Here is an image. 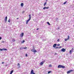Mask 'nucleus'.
<instances>
[{"mask_svg":"<svg viewBox=\"0 0 74 74\" xmlns=\"http://www.w3.org/2000/svg\"><path fill=\"white\" fill-rule=\"evenodd\" d=\"M65 67L64 66L61 65H59L58 66V68H65Z\"/></svg>","mask_w":74,"mask_h":74,"instance_id":"f257e3e1","label":"nucleus"},{"mask_svg":"<svg viewBox=\"0 0 74 74\" xmlns=\"http://www.w3.org/2000/svg\"><path fill=\"white\" fill-rule=\"evenodd\" d=\"M31 51L33 52H37L34 48H33V49L31 50Z\"/></svg>","mask_w":74,"mask_h":74,"instance_id":"f03ea898","label":"nucleus"},{"mask_svg":"<svg viewBox=\"0 0 74 74\" xmlns=\"http://www.w3.org/2000/svg\"><path fill=\"white\" fill-rule=\"evenodd\" d=\"M69 38H70L69 36H68V38L67 39L65 38L64 41H66L68 40H69Z\"/></svg>","mask_w":74,"mask_h":74,"instance_id":"7ed1b4c3","label":"nucleus"},{"mask_svg":"<svg viewBox=\"0 0 74 74\" xmlns=\"http://www.w3.org/2000/svg\"><path fill=\"white\" fill-rule=\"evenodd\" d=\"M45 62V61H42V62H41L40 63V66H42V64H44V63Z\"/></svg>","mask_w":74,"mask_h":74,"instance_id":"20e7f679","label":"nucleus"},{"mask_svg":"<svg viewBox=\"0 0 74 74\" xmlns=\"http://www.w3.org/2000/svg\"><path fill=\"white\" fill-rule=\"evenodd\" d=\"M24 35V34L23 33H22L20 35V36L21 37H22L23 36V35Z\"/></svg>","mask_w":74,"mask_h":74,"instance_id":"39448f33","label":"nucleus"},{"mask_svg":"<svg viewBox=\"0 0 74 74\" xmlns=\"http://www.w3.org/2000/svg\"><path fill=\"white\" fill-rule=\"evenodd\" d=\"M65 51H66V49L64 48H62L61 49V51L62 52H65Z\"/></svg>","mask_w":74,"mask_h":74,"instance_id":"423d86ee","label":"nucleus"},{"mask_svg":"<svg viewBox=\"0 0 74 74\" xmlns=\"http://www.w3.org/2000/svg\"><path fill=\"white\" fill-rule=\"evenodd\" d=\"M73 71V70H71L69 71H67V74H69V73H70Z\"/></svg>","mask_w":74,"mask_h":74,"instance_id":"0eeeda50","label":"nucleus"},{"mask_svg":"<svg viewBox=\"0 0 74 74\" xmlns=\"http://www.w3.org/2000/svg\"><path fill=\"white\" fill-rule=\"evenodd\" d=\"M31 74H35L34 73V71H33V70H32L31 71Z\"/></svg>","mask_w":74,"mask_h":74,"instance_id":"6e6552de","label":"nucleus"},{"mask_svg":"<svg viewBox=\"0 0 74 74\" xmlns=\"http://www.w3.org/2000/svg\"><path fill=\"white\" fill-rule=\"evenodd\" d=\"M49 7H44L43 8V10H45V9H48Z\"/></svg>","mask_w":74,"mask_h":74,"instance_id":"1a4fd4ad","label":"nucleus"},{"mask_svg":"<svg viewBox=\"0 0 74 74\" xmlns=\"http://www.w3.org/2000/svg\"><path fill=\"white\" fill-rule=\"evenodd\" d=\"M7 16H6L5 19V22H7Z\"/></svg>","mask_w":74,"mask_h":74,"instance_id":"9d476101","label":"nucleus"},{"mask_svg":"<svg viewBox=\"0 0 74 74\" xmlns=\"http://www.w3.org/2000/svg\"><path fill=\"white\" fill-rule=\"evenodd\" d=\"M29 21H30V19H28L26 21V24L28 23L29 22Z\"/></svg>","mask_w":74,"mask_h":74,"instance_id":"9b49d317","label":"nucleus"},{"mask_svg":"<svg viewBox=\"0 0 74 74\" xmlns=\"http://www.w3.org/2000/svg\"><path fill=\"white\" fill-rule=\"evenodd\" d=\"M29 20L31 19V15L30 14H29Z\"/></svg>","mask_w":74,"mask_h":74,"instance_id":"f8f14e48","label":"nucleus"},{"mask_svg":"<svg viewBox=\"0 0 74 74\" xmlns=\"http://www.w3.org/2000/svg\"><path fill=\"white\" fill-rule=\"evenodd\" d=\"M56 45H56V44H54L53 45V47H56Z\"/></svg>","mask_w":74,"mask_h":74,"instance_id":"ddd939ff","label":"nucleus"},{"mask_svg":"<svg viewBox=\"0 0 74 74\" xmlns=\"http://www.w3.org/2000/svg\"><path fill=\"white\" fill-rule=\"evenodd\" d=\"M72 52H73L72 51L70 50L69 51L70 54H71V53H72Z\"/></svg>","mask_w":74,"mask_h":74,"instance_id":"4468645a","label":"nucleus"},{"mask_svg":"<svg viewBox=\"0 0 74 74\" xmlns=\"http://www.w3.org/2000/svg\"><path fill=\"white\" fill-rule=\"evenodd\" d=\"M15 39H13L12 40V42H15Z\"/></svg>","mask_w":74,"mask_h":74,"instance_id":"2eb2a0df","label":"nucleus"},{"mask_svg":"<svg viewBox=\"0 0 74 74\" xmlns=\"http://www.w3.org/2000/svg\"><path fill=\"white\" fill-rule=\"evenodd\" d=\"M14 72V71L12 70L10 72V74H12V73Z\"/></svg>","mask_w":74,"mask_h":74,"instance_id":"dca6fc26","label":"nucleus"},{"mask_svg":"<svg viewBox=\"0 0 74 74\" xmlns=\"http://www.w3.org/2000/svg\"><path fill=\"white\" fill-rule=\"evenodd\" d=\"M21 6L22 7H23V3H22L21 4Z\"/></svg>","mask_w":74,"mask_h":74,"instance_id":"f3484780","label":"nucleus"},{"mask_svg":"<svg viewBox=\"0 0 74 74\" xmlns=\"http://www.w3.org/2000/svg\"><path fill=\"white\" fill-rule=\"evenodd\" d=\"M18 66V67H20V64L19 63H18L17 64Z\"/></svg>","mask_w":74,"mask_h":74,"instance_id":"a211bd4d","label":"nucleus"},{"mask_svg":"<svg viewBox=\"0 0 74 74\" xmlns=\"http://www.w3.org/2000/svg\"><path fill=\"white\" fill-rule=\"evenodd\" d=\"M26 48H27V47H26L23 48V49H26Z\"/></svg>","mask_w":74,"mask_h":74,"instance_id":"6ab92c4d","label":"nucleus"},{"mask_svg":"<svg viewBox=\"0 0 74 74\" xmlns=\"http://www.w3.org/2000/svg\"><path fill=\"white\" fill-rule=\"evenodd\" d=\"M47 24L49 25H51V24H50V23H49V22H47Z\"/></svg>","mask_w":74,"mask_h":74,"instance_id":"aec40b11","label":"nucleus"},{"mask_svg":"<svg viewBox=\"0 0 74 74\" xmlns=\"http://www.w3.org/2000/svg\"><path fill=\"white\" fill-rule=\"evenodd\" d=\"M3 50H4V49H0V50L1 51H3Z\"/></svg>","mask_w":74,"mask_h":74,"instance_id":"412c9836","label":"nucleus"},{"mask_svg":"<svg viewBox=\"0 0 74 74\" xmlns=\"http://www.w3.org/2000/svg\"><path fill=\"white\" fill-rule=\"evenodd\" d=\"M25 40H23V41L21 42V43H24V42H25Z\"/></svg>","mask_w":74,"mask_h":74,"instance_id":"4be33fe9","label":"nucleus"},{"mask_svg":"<svg viewBox=\"0 0 74 74\" xmlns=\"http://www.w3.org/2000/svg\"><path fill=\"white\" fill-rule=\"evenodd\" d=\"M66 3H67V1H66L64 3V4H66Z\"/></svg>","mask_w":74,"mask_h":74,"instance_id":"5701e85b","label":"nucleus"},{"mask_svg":"<svg viewBox=\"0 0 74 74\" xmlns=\"http://www.w3.org/2000/svg\"><path fill=\"white\" fill-rule=\"evenodd\" d=\"M73 50H74V49L73 48H72L71 49V51L72 52L73 51Z\"/></svg>","mask_w":74,"mask_h":74,"instance_id":"b1692460","label":"nucleus"},{"mask_svg":"<svg viewBox=\"0 0 74 74\" xmlns=\"http://www.w3.org/2000/svg\"><path fill=\"white\" fill-rule=\"evenodd\" d=\"M46 4H47V2H45L44 4V6H45V5H46Z\"/></svg>","mask_w":74,"mask_h":74,"instance_id":"393cba45","label":"nucleus"},{"mask_svg":"<svg viewBox=\"0 0 74 74\" xmlns=\"http://www.w3.org/2000/svg\"><path fill=\"white\" fill-rule=\"evenodd\" d=\"M49 67H52V66H51V64H50L49 65Z\"/></svg>","mask_w":74,"mask_h":74,"instance_id":"a878e982","label":"nucleus"},{"mask_svg":"<svg viewBox=\"0 0 74 74\" xmlns=\"http://www.w3.org/2000/svg\"><path fill=\"white\" fill-rule=\"evenodd\" d=\"M3 50H4V51H7V49H3Z\"/></svg>","mask_w":74,"mask_h":74,"instance_id":"bb28decb","label":"nucleus"},{"mask_svg":"<svg viewBox=\"0 0 74 74\" xmlns=\"http://www.w3.org/2000/svg\"><path fill=\"white\" fill-rule=\"evenodd\" d=\"M51 73V71H49L48 72V74H49V73Z\"/></svg>","mask_w":74,"mask_h":74,"instance_id":"cd10ccee","label":"nucleus"},{"mask_svg":"<svg viewBox=\"0 0 74 74\" xmlns=\"http://www.w3.org/2000/svg\"><path fill=\"white\" fill-rule=\"evenodd\" d=\"M10 19H9L8 20V22H10Z\"/></svg>","mask_w":74,"mask_h":74,"instance_id":"c85d7f7f","label":"nucleus"},{"mask_svg":"<svg viewBox=\"0 0 74 74\" xmlns=\"http://www.w3.org/2000/svg\"><path fill=\"white\" fill-rule=\"evenodd\" d=\"M58 48H59V47H56V49H58Z\"/></svg>","mask_w":74,"mask_h":74,"instance_id":"c756f323","label":"nucleus"},{"mask_svg":"<svg viewBox=\"0 0 74 74\" xmlns=\"http://www.w3.org/2000/svg\"><path fill=\"white\" fill-rule=\"evenodd\" d=\"M60 41V40H59V39H58L57 40V41Z\"/></svg>","mask_w":74,"mask_h":74,"instance_id":"7c9ffc66","label":"nucleus"},{"mask_svg":"<svg viewBox=\"0 0 74 74\" xmlns=\"http://www.w3.org/2000/svg\"><path fill=\"white\" fill-rule=\"evenodd\" d=\"M60 46V44H58L57 45V46Z\"/></svg>","mask_w":74,"mask_h":74,"instance_id":"2f4dec72","label":"nucleus"},{"mask_svg":"<svg viewBox=\"0 0 74 74\" xmlns=\"http://www.w3.org/2000/svg\"><path fill=\"white\" fill-rule=\"evenodd\" d=\"M62 48V47L61 46H60L59 47H58L59 48Z\"/></svg>","mask_w":74,"mask_h":74,"instance_id":"473e14b6","label":"nucleus"},{"mask_svg":"<svg viewBox=\"0 0 74 74\" xmlns=\"http://www.w3.org/2000/svg\"><path fill=\"white\" fill-rule=\"evenodd\" d=\"M60 29V28L58 27V28H57V29Z\"/></svg>","mask_w":74,"mask_h":74,"instance_id":"72a5a7b5","label":"nucleus"},{"mask_svg":"<svg viewBox=\"0 0 74 74\" xmlns=\"http://www.w3.org/2000/svg\"><path fill=\"white\" fill-rule=\"evenodd\" d=\"M3 63H4V62H3L2 63V64H3Z\"/></svg>","mask_w":74,"mask_h":74,"instance_id":"f704fd0d","label":"nucleus"},{"mask_svg":"<svg viewBox=\"0 0 74 74\" xmlns=\"http://www.w3.org/2000/svg\"><path fill=\"white\" fill-rule=\"evenodd\" d=\"M57 53H55L54 54V55H57Z\"/></svg>","mask_w":74,"mask_h":74,"instance_id":"c9c22d12","label":"nucleus"},{"mask_svg":"<svg viewBox=\"0 0 74 74\" xmlns=\"http://www.w3.org/2000/svg\"><path fill=\"white\" fill-rule=\"evenodd\" d=\"M25 56H27V54H26Z\"/></svg>","mask_w":74,"mask_h":74,"instance_id":"e433bc0d","label":"nucleus"},{"mask_svg":"<svg viewBox=\"0 0 74 74\" xmlns=\"http://www.w3.org/2000/svg\"><path fill=\"white\" fill-rule=\"evenodd\" d=\"M2 38L1 37H0V40H1V39Z\"/></svg>","mask_w":74,"mask_h":74,"instance_id":"4c0bfd02","label":"nucleus"},{"mask_svg":"<svg viewBox=\"0 0 74 74\" xmlns=\"http://www.w3.org/2000/svg\"><path fill=\"white\" fill-rule=\"evenodd\" d=\"M38 29H39V28H38L37 29V30H38Z\"/></svg>","mask_w":74,"mask_h":74,"instance_id":"58836bf2","label":"nucleus"},{"mask_svg":"<svg viewBox=\"0 0 74 74\" xmlns=\"http://www.w3.org/2000/svg\"><path fill=\"white\" fill-rule=\"evenodd\" d=\"M2 42H4V41H2Z\"/></svg>","mask_w":74,"mask_h":74,"instance_id":"ea45409f","label":"nucleus"},{"mask_svg":"<svg viewBox=\"0 0 74 74\" xmlns=\"http://www.w3.org/2000/svg\"><path fill=\"white\" fill-rule=\"evenodd\" d=\"M46 0V1H48V0Z\"/></svg>","mask_w":74,"mask_h":74,"instance_id":"a19ab883","label":"nucleus"},{"mask_svg":"<svg viewBox=\"0 0 74 74\" xmlns=\"http://www.w3.org/2000/svg\"><path fill=\"white\" fill-rule=\"evenodd\" d=\"M20 49H21V48H20Z\"/></svg>","mask_w":74,"mask_h":74,"instance_id":"79ce46f5","label":"nucleus"},{"mask_svg":"<svg viewBox=\"0 0 74 74\" xmlns=\"http://www.w3.org/2000/svg\"><path fill=\"white\" fill-rule=\"evenodd\" d=\"M17 19H18V18H17Z\"/></svg>","mask_w":74,"mask_h":74,"instance_id":"37998d69","label":"nucleus"}]
</instances>
